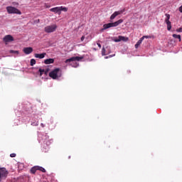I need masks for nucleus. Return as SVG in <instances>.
I'll use <instances>...</instances> for the list:
<instances>
[{"label":"nucleus","instance_id":"nucleus-33","mask_svg":"<svg viewBox=\"0 0 182 182\" xmlns=\"http://www.w3.org/2000/svg\"><path fill=\"white\" fill-rule=\"evenodd\" d=\"M94 49V50H96V48H93Z\"/></svg>","mask_w":182,"mask_h":182},{"label":"nucleus","instance_id":"nucleus-30","mask_svg":"<svg viewBox=\"0 0 182 182\" xmlns=\"http://www.w3.org/2000/svg\"><path fill=\"white\" fill-rule=\"evenodd\" d=\"M85 41V36H82L81 37V41L83 42Z\"/></svg>","mask_w":182,"mask_h":182},{"label":"nucleus","instance_id":"nucleus-25","mask_svg":"<svg viewBox=\"0 0 182 182\" xmlns=\"http://www.w3.org/2000/svg\"><path fill=\"white\" fill-rule=\"evenodd\" d=\"M113 56H114V55H110L109 56L105 57V59H109V58H113Z\"/></svg>","mask_w":182,"mask_h":182},{"label":"nucleus","instance_id":"nucleus-24","mask_svg":"<svg viewBox=\"0 0 182 182\" xmlns=\"http://www.w3.org/2000/svg\"><path fill=\"white\" fill-rule=\"evenodd\" d=\"M38 122H32L31 123V126H38Z\"/></svg>","mask_w":182,"mask_h":182},{"label":"nucleus","instance_id":"nucleus-27","mask_svg":"<svg viewBox=\"0 0 182 182\" xmlns=\"http://www.w3.org/2000/svg\"><path fill=\"white\" fill-rule=\"evenodd\" d=\"M176 32H182V27L177 28Z\"/></svg>","mask_w":182,"mask_h":182},{"label":"nucleus","instance_id":"nucleus-6","mask_svg":"<svg viewBox=\"0 0 182 182\" xmlns=\"http://www.w3.org/2000/svg\"><path fill=\"white\" fill-rule=\"evenodd\" d=\"M58 28V26H56V24H53L50 26H47L44 28V31L45 32H46V33H52V32H55V31H56V29Z\"/></svg>","mask_w":182,"mask_h":182},{"label":"nucleus","instance_id":"nucleus-19","mask_svg":"<svg viewBox=\"0 0 182 182\" xmlns=\"http://www.w3.org/2000/svg\"><path fill=\"white\" fill-rule=\"evenodd\" d=\"M30 63H31V66H33V65H36V60L33 58L31 60Z\"/></svg>","mask_w":182,"mask_h":182},{"label":"nucleus","instance_id":"nucleus-20","mask_svg":"<svg viewBox=\"0 0 182 182\" xmlns=\"http://www.w3.org/2000/svg\"><path fill=\"white\" fill-rule=\"evenodd\" d=\"M150 38H151V36H144L141 38V39H142V41H144V39H150Z\"/></svg>","mask_w":182,"mask_h":182},{"label":"nucleus","instance_id":"nucleus-9","mask_svg":"<svg viewBox=\"0 0 182 182\" xmlns=\"http://www.w3.org/2000/svg\"><path fill=\"white\" fill-rule=\"evenodd\" d=\"M113 41L114 42H122V41L123 42H127V41H129V38L124 37L123 36H119L118 38H114Z\"/></svg>","mask_w":182,"mask_h":182},{"label":"nucleus","instance_id":"nucleus-14","mask_svg":"<svg viewBox=\"0 0 182 182\" xmlns=\"http://www.w3.org/2000/svg\"><path fill=\"white\" fill-rule=\"evenodd\" d=\"M35 58H37L38 59H43V58H45V56H46V53H43L41 54H38L36 53L34 55Z\"/></svg>","mask_w":182,"mask_h":182},{"label":"nucleus","instance_id":"nucleus-12","mask_svg":"<svg viewBox=\"0 0 182 182\" xmlns=\"http://www.w3.org/2000/svg\"><path fill=\"white\" fill-rule=\"evenodd\" d=\"M23 52L26 55H31V53L33 52V48H32V47H26L23 49Z\"/></svg>","mask_w":182,"mask_h":182},{"label":"nucleus","instance_id":"nucleus-16","mask_svg":"<svg viewBox=\"0 0 182 182\" xmlns=\"http://www.w3.org/2000/svg\"><path fill=\"white\" fill-rule=\"evenodd\" d=\"M141 42H143V38H140L137 43L135 44V48L137 49L140 45H141Z\"/></svg>","mask_w":182,"mask_h":182},{"label":"nucleus","instance_id":"nucleus-10","mask_svg":"<svg viewBox=\"0 0 182 182\" xmlns=\"http://www.w3.org/2000/svg\"><path fill=\"white\" fill-rule=\"evenodd\" d=\"M82 59H83V57H72L71 58L67 59L65 60V63H69V62H75L76 60L79 62L80 60H82Z\"/></svg>","mask_w":182,"mask_h":182},{"label":"nucleus","instance_id":"nucleus-29","mask_svg":"<svg viewBox=\"0 0 182 182\" xmlns=\"http://www.w3.org/2000/svg\"><path fill=\"white\" fill-rule=\"evenodd\" d=\"M97 45L100 48V49L102 48V45L100 43H97Z\"/></svg>","mask_w":182,"mask_h":182},{"label":"nucleus","instance_id":"nucleus-32","mask_svg":"<svg viewBox=\"0 0 182 182\" xmlns=\"http://www.w3.org/2000/svg\"><path fill=\"white\" fill-rule=\"evenodd\" d=\"M50 6H46V8H50Z\"/></svg>","mask_w":182,"mask_h":182},{"label":"nucleus","instance_id":"nucleus-5","mask_svg":"<svg viewBox=\"0 0 182 182\" xmlns=\"http://www.w3.org/2000/svg\"><path fill=\"white\" fill-rule=\"evenodd\" d=\"M6 11L8 14H16L17 15H22V12L19 11V9L14 7V6H7Z\"/></svg>","mask_w":182,"mask_h":182},{"label":"nucleus","instance_id":"nucleus-7","mask_svg":"<svg viewBox=\"0 0 182 182\" xmlns=\"http://www.w3.org/2000/svg\"><path fill=\"white\" fill-rule=\"evenodd\" d=\"M165 16V23L167 25V30L171 31V21H170V14H166Z\"/></svg>","mask_w":182,"mask_h":182},{"label":"nucleus","instance_id":"nucleus-4","mask_svg":"<svg viewBox=\"0 0 182 182\" xmlns=\"http://www.w3.org/2000/svg\"><path fill=\"white\" fill-rule=\"evenodd\" d=\"M50 12H53L54 14H58V15H60L62 14V11L63 12H68V8L63 6L54 7L50 9Z\"/></svg>","mask_w":182,"mask_h":182},{"label":"nucleus","instance_id":"nucleus-31","mask_svg":"<svg viewBox=\"0 0 182 182\" xmlns=\"http://www.w3.org/2000/svg\"><path fill=\"white\" fill-rule=\"evenodd\" d=\"M41 126H42L43 127H45V125L43 124H41Z\"/></svg>","mask_w":182,"mask_h":182},{"label":"nucleus","instance_id":"nucleus-26","mask_svg":"<svg viewBox=\"0 0 182 182\" xmlns=\"http://www.w3.org/2000/svg\"><path fill=\"white\" fill-rule=\"evenodd\" d=\"M10 157H12V158L16 157V154H11Z\"/></svg>","mask_w":182,"mask_h":182},{"label":"nucleus","instance_id":"nucleus-2","mask_svg":"<svg viewBox=\"0 0 182 182\" xmlns=\"http://www.w3.org/2000/svg\"><path fill=\"white\" fill-rule=\"evenodd\" d=\"M120 23H123V19H119L117 21H115L114 23H108L104 24L102 31L109 29V28H114L116 26H119Z\"/></svg>","mask_w":182,"mask_h":182},{"label":"nucleus","instance_id":"nucleus-15","mask_svg":"<svg viewBox=\"0 0 182 182\" xmlns=\"http://www.w3.org/2000/svg\"><path fill=\"white\" fill-rule=\"evenodd\" d=\"M36 171H38V166H35L32 167L30 170V172L31 173V174H35Z\"/></svg>","mask_w":182,"mask_h":182},{"label":"nucleus","instance_id":"nucleus-3","mask_svg":"<svg viewBox=\"0 0 182 182\" xmlns=\"http://www.w3.org/2000/svg\"><path fill=\"white\" fill-rule=\"evenodd\" d=\"M9 171L6 170V168H0V182L4 181L6 178H8Z\"/></svg>","mask_w":182,"mask_h":182},{"label":"nucleus","instance_id":"nucleus-21","mask_svg":"<svg viewBox=\"0 0 182 182\" xmlns=\"http://www.w3.org/2000/svg\"><path fill=\"white\" fill-rule=\"evenodd\" d=\"M102 55L106 56V49L105 48V47H103L102 49Z\"/></svg>","mask_w":182,"mask_h":182},{"label":"nucleus","instance_id":"nucleus-23","mask_svg":"<svg viewBox=\"0 0 182 182\" xmlns=\"http://www.w3.org/2000/svg\"><path fill=\"white\" fill-rule=\"evenodd\" d=\"M9 53H16V55H19V51L11 50L9 51Z\"/></svg>","mask_w":182,"mask_h":182},{"label":"nucleus","instance_id":"nucleus-17","mask_svg":"<svg viewBox=\"0 0 182 182\" xmlns=\"http://www.w3.org/2000/svg\"><path fill=\"white\" fill-rule=\"evenodd\" d=\"M172 36H173V38H174L175 39H178V40H179V42H181V36L177 35V34H173Z\"/></svg>","mask_w":182,"mask_h":182},{"label":"nucleus","instance_id":"nucleus-22","mask_svg":"<svg viewBox=\"0 0 182 182\" xmlns=\"http://www.w3.org/2000/svg\"><path fill=\"white\" fill-rule=\"evenodd\" d=\"M38 72L40 73V76H42V75H43V73H45V70L40 68L38 70Z\"/></svg>","mask_w":182,"mask_h":182},{"label":"nucleus","instance_id":"nucleus-8","mask_svg":"<svg viewBox=\"0 0 182 182\" xmlns=\"http://www.w3.org/2000/svg\"><path fill=\"white\" fill-rule=\"evenodd\" d=\"M125 11L126 9H123L122 10L114 12L110 16V20L113 21V19H114L116 16H119V15H122V14H123Z\"/></svg>","mask_w":182,"mask_h":182},{"label":"nucleus","instance_id":"nucleus-1","mask_svg":"<svg viewBox=\"0 0 182 182\" xmlns=\"http://www.w3.org/2000/svg\"><path fill=\"white\" fill-rule=\"evenodd\" d=\"M60 76H62V70L60 68H55L49 73V77L51 79L55 80L60 77Z\"/></svg>","mask_w":182,"mask_h":182},{"label":"nucleus","instance_id":"nucleus-11","mask_svg":"<svg viewBox=\"0 0 182 182\" xmlns=\"http://www.w3.org/2000/svg\"><path fill=\"white\" fill-rule=\"evenodd\" d=\"M3 41L6 45V43H9V42H13L14 37L11 35H6L4 37Z\"/></svg>","mask_w":182,"mask_h":182},{"label":"nucleus","instance_id":"nucleus-13","mask_svg":"<svg viewBox=\"0 0 182 182\" xmlns=\"http://www.w3.org/2000/svg\"><path fill=\"white\" fill-rule=\"evenodd\" d=\"M45 65H50L52 63H55V59L53 58H48L44 60Z\"/></svg>","mask_w":182,"mask_h":182},{"label":"nucleus","instance_id":"nucleus-28","mask_svg":"<svg viewBox=\"0 0 182 182\" xmlns=\"http://www.w3.org/2000/svg\"><path fill=\"white\" fill-rule=\"evenodd\" d=\"M48 72H49V69H47V70H44V74L45 75H48Z\"/></svg>","mask_w":182,"mask_h":182},{"label":"nucleus","instance_id":"nucleus-18","mask_svg":"<svg viewBox=\"0 0 182 182\" xmlns=\"http://www.w3.org/2000/svg\"><path fill=\"white\" fill-rule=\"evenodd\" d=\"M37 168L39 171H41L42 173H46V169H45L42 166H37Z\"/></svg>","mask_w":182,"mask_h":182}]
</instances>
